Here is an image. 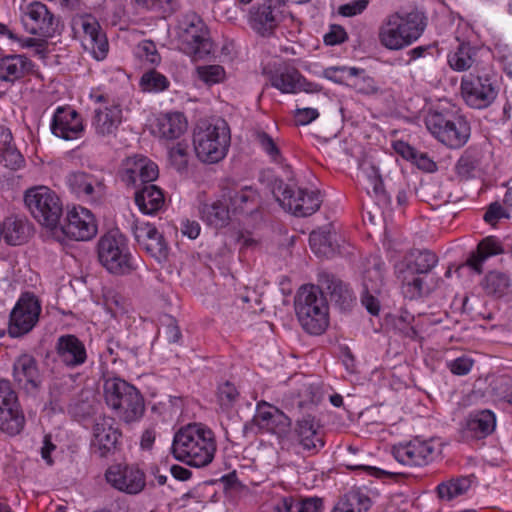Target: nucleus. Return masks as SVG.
<instances>
[{"label":"nucleus","mask_w":512,"mask_h":512,"mask_svg":"<svg viewBox=\"0 0 512 512\" xmlns=\"http://www.w3.org/2000/svg\"><path fill=\"white\" fill-rule=\"evenodd\" d=\"M52 230L54 233L61 232L70 239L86 241L96 235L97 225L93 214L88 209L74 207L67 212L64 221L58 223V228Z\"/></svg>","instance_id":"16"},{"label":"nucleus","mask_w":512,"mask_h":512,"mask_svg":"<svg viewBox=\"0 0 512 512\" xmlns=\"http://www.w3.org/2000/svg\"><path fill=\"white\" fill-rule=\"evenodd\" d=\"M21 20L28 33L40 37L51 38L61 31L60 19L41 2L27 5Z\"/></svg>","instance_id":"15"},{"label":"nucleus","mask_w":512,"mask_h":512,"mask_svg":"<svg viewBox=\"0 0 512 512\" xmlns=\"http://www.w3.org/2000/svg\"><path fill=\"white\" fill-rule=\"evenodd\" d=\"M254 422L259 428L276 435L278 438L285 437L292 424L290 417L284 412L264 401L257 404Z\"/></svg>","instance_id":"22"},{"label":"nucleus","mask_w":512,"mask_h":512,"mask_svg":"<svg viewBox=\"0 0 512 512\" xmlns=\"http://www.w3.org/2000/svg\"><path fill=\"white\" fill-rule=\"evenodd\" d=\"M363 172L368 179L373 191L375 194H380L383 192V181L379 170L373 164H368L363 166Z\"/></svg>","instance_id":"60"},{"label":"nucleus","mask_w":512,"mask_h":512,"mask_svg":"<svg viewBox=\"0 0 512 512\" xmlns=\"http://www.w3.org/2000/svg\"><path fill=\"white\" fill-rule=\"evenodd\" d=\"M502 253L504 249L501 242L494 236H488L478 243L476 250L470 253L465 264L477 274H481L486 260Z\"/></svg>","instance_id":"34"},{"label":"nucleus","mask_w":512,"mask_h":512,"mask_svg":"<svg viewBox=\"0 0 512 512\" xmlns=\"http://www.w3.org/2000/svg\"><path fill=\"white\" fill-rule=\"evenodd\" d=\"M115 424V419L112 417L102 416L95 420L92 447L100 457H107L117 449L121 432Z\"/></svg>","instance_id":"21"},{"label":"nucleus","mask_w":512,"mask_h":512,"mask_svg":"<svg viewBox=\"0 0 512 512\" xmlns=\"http://www.w3.org/2000/svg\"><path fill=\"white\" fill-rule=\"evenodd\" d=\"M171 165L179 172L186 170L189 161V144L179 141L168 150Z\"/></svg>","instance_id":"51"},{"label":"nucleus","mask_w":512,"mask_h":512,"mask_svg":"<svg viewBox=\"0 0 512 512\" xmlns=\"http://www.w3.org/2000/svg\"><path fill=\"white\" fill-rule=\"evenodd\" d=\"M20 405L18 393L12 382L6 378H0V407Z\"/></svg>","instance_id":"57"},{"label":"nucleus","mask_w":512,"mask_h":512,"mask_svg":"<svg viewBox=\"0 0 512 512\" xmlns=\"http://www.w3.org/2000/svg\"><path fill=\"white\" fill-rule=\"evenodd\" d=\"M319 287L330 295V300L340 310L345 311L351 308L354 298L351 290L340 279L332 274L322 273L319 275Z\"/></svg>","instance_id":"32"},{"label":"nucleus","mask_w":512,"mask_h":512,"mask_svg":"<svg viewBox=\"0 0 512 512\" xmlns=\"http://www.w3.org/2000/svg\"><path fill=\"white\" fill-rule=\"evenodd\" d=\"M427 26V17L417 9L388 14L378 29V39L389 50H401L418 40Z\"/></svg>","instance_id":"2"},{"label":"nucleus","mask_w":512,"mask_h":512,"mask_svg":"<svg viewBox=\"0 0 512 512\" xmlns=\"http://www.w3.org/2000/svg\"><path fill=\"white\" fill-rule=\"evenodd\" d=\"M435 448L429 441L414 439L407 444L394 447L395 459L410 466H424L433 460Z\"/></svg>","instance_id":"25"},{"label":"nucleus","mask_w":512,"mask_h":512,"mask_svg":"<svg viewBox=\"0 0 512 512\" xmlns=\"http://www.w3.org/2000/svg\"><path fill=\"white\" fill-rule=\"evenodd\" d=\"M137 54L139 57L145 59L150 64H158L161 57L152 41H142L137 47Z\"/></svg>","instance_id":"58"},{"label":"nucleus","mask_w":512,"mask_h":512,"mask_svg":"<svg viewBox=\"0 0 512 512\" xmlns=\"http://www.w3.org/2000/svg\"><path fill=\"white\" fill-rule=\"evenodd\" d=\"M273 194L280 205L296 216H310L315 213L321 205L319 192L298 189L295 191L282 181L275 186Z\"/></svg>","instance_id":"14"},{"label":"nucleus","mask_w":512,"mask_h":512,"mask_svg":"<svg viewBox=\"0 0 512 512\" xmlns=\"http://www.w3.org/2000/svg\"><path fill=\"white\" fill-rule=\"evenodd\" d=\"M230 129L224 120L214 124L202 123L193 133V145L197 158L203 163L222 160L230 145Z\"/></svg>","instance_id":"5"},{"label":"nucleus","mask_w":512,"mask_h":512,"mask_svg":"<svg viewBox=\"0 0 512 512\" xmlns=\"http://www.w3.org/2000/svg\"><path fill=\"white\" fill-rule=\"evenodd\" d=\"M478 49L468 42H461L458 47L448 54V64L458 72L467 71L474 68V73L478 68L477 60Z\"/></svg>","instance_id":"36"},{"label":"nucleus","mask_w":512,"mask_h":512,"mask_svg":"<svg viewBox=\"0 0 512 512\" xmlns=\"http://www.w3.org/2000/svg\"><path fill=\"white\" fill-rule=\"evenodd\" d=\"M106 480L115 489L130 494H139L146 486L145 474L133 465H113L105 474Z\"/></svg>","instance_id":"20"},{"label":"nucleus","mask_w":512,"mask_h":512,"mask_svg":"<svg viewBox=\"0 0 512 512\" xmlns=\"http://www.w3.org/2000/svg\"><path fill=\"white\" fill-rule=\"evenodd\" d=\"M496 426L495 415L489 410L472 413L465 420L461 429L462 438L465 440H477L487 437Z\"/></svg>","instance_id":"30"},{"label":"nucleus","mask_w":512,"mask_h":512,"mask_svg":"<svg viewBox=\"0 0 512 512\" xmlns=\"http://www.w3.org/2000/svg\"><path fill=\"white\" fill-rule=\"evenodd\" d=\"M187 121L180 112L162 114L156 119L154 133L160 139L173 141L185 133Z\"/></svg>","instance_id":"33"},{"label":"nucleus","mask_w":512,"mask_h":512,"mask_svg":"<svg viewBox=\"0 0 512 512\" xmlns=\"http://www.w3.org/2000/svg\"><path fill=\"white\" fill-rule=\"evenodd\" d=\"M135 202L145 214H154L164 204V195L155 185L148 183L135 192Z\"/></svg>","instance_id":"41"},{"label":"nucleus","mask_w":512,"mask_h":512,"mask_svg":"<svg viewBox=\"0 0 512 512\" xmlns=\"http://www.w3.org/2000/svg\"><path fill=\"white\" fill-rule=\"evenodd\" d=\"M106 404L123 422L139 421L145 412V401L140 391L120 378H109L104 383Z\"/></svg>","instance_id":"4"},{"label":"nucleus","mask_w":512,"mask_h":512,"mask_svg":"<svg viewBox=\"0 0 512 512\" xmlns=\"http://www.w3.org/2000/svg\"><path fill=\"white\" fill-rule=\"evenodd\" d=\"M76 389V379L72 375L54 379L49 387L50 403L59 405L62 402L71 401Z\"/></svg>","instance_id":"45"},{"label":"nucleus","mask_w":512,"mask_h":512,"mask_svg":"<svg viewBox=\"0 0 512 512\" xmlns=\"http://www.w3.org/2000/svg\"><path fill=\"white\" fill-rule=\"evenodd\" d=\"M98 259L110 273L124 275L133 269L126 237L118 230H110L97 244Z\"/></svg>","instance_id":"9"},{"label":"nucleus","mask_w":512,"mask_h":512,"mask_svg":"<svg viewBox=\"0 0 512 512\" xmlns=\"http://www.w3.org/2000/svg\"><path fill=\"white\" fill-rule=\"evenodd\" d=\"M414 320V315L410 314L408 311H401L400 315L395 320V329L407 338L416 339L418 332L415 326L412 325Z\"/></svg>","instance_id":"55"},{"label":"nucleus","mask_w":512,"mask_h":512,"mask_svg":"<svg viewBox=\"0 0 512 512\" xmlns=\"http://www.w3.org/2000/svg\"><path fill=\"white\" fill-rule=\"evenodd\" d=\"M255 141L262 148L263 151L271 158L274 162H280L282 155L279 147L277 146L274 139L263 130H256L253 133Z\"/></svg>","instance_id":"52"},{"label":"nucleus","mask_w":512,"mask_h":512,"mask_svg":"<svg viewBox=\"0 0 512 512\" xmlns=\"http://www.w3.org/2000/svg\"><path fill=\"white\" fill-rule=\"evenodd\" d=\"M67 183L70 189L81 197L93 199L96 190H100L102 184L90 174L85 172H72L67 176Z\"/></svg>","instance_id":"42"},{"label":"nucleus","mask_w":512,"mask_h":512,"mask_svg":"<svg viewBox=\"0 0 512 512\" xmlns=\"http://www.w3.org/2000/svg\"><path fill=\"white\" fill-rule=\"evenodd\" d=\"M271 85L282 93L319 92L318 84L308 82L294 67H285L277 70L270 77Z\"/></svg>","instance_id":"26"},{"label":"nucleus","mask_w":512,"mask_h":512,"mask_svg":"<svg viewBox=\"0 0 512 512\" xmlns=\"http://www.w3.org/2000/svg\"><path fill=\"white\" fill-rule=\"evenodd\" d=\"M24 159L13 143V136L8 127L0 124V162L7 168L16 170Z\"/></svg>","instance_id":"40"},{"label":"nucleus","mask_w":512,"mask_h":512,"mask_svg":"<svg viewBox=\"0 0 512 512\" xmlns=\"http://www.w3.org/2000/svg\"><path fill=\"white\" fill-rule=\"evenodd\" d=\"M347 39L345 29L340 25H331L330 31L324 36V42L327 45H337Z\"/></svg>","instance_id":"63"},{"label":"nucleus","mask_w":512,"mask_h":512,"mask_svg":"<svg viewBox=\"0 0 512 512\" xmlns=\"http://www.w3.org/2000/svg\"><path fill=\"white\" fill-rule=\"evenodd\" d=\"M292 441L310 455L318 453L324 447L323 433L314 416L308 413L296 420Z\"/></svg>","instance_id":"19"},{"label":"nucleus","mask_w":512,"mask_h":512,"mask_svg":"<svg viewBox=\"0 0 512 512\" xmlns=\"http://www.w3.org/2000/svg\"><path fill=\"white\" fill-rule=\"evenodd\" d=\"M25 426L21 405L0 407V430L10 436L18 435Z\"/></svg>","instance_id":"43"},{"label":"nucleus","mask_w":512,"mask_h":512,"mask_svg":"<svg viewBox=\"0 0 512 512\" xmlns=\"http://www.w3.org/2000/svg\"><path fill=\"white\" fill-rule=\"evenodd\" d=\"M24 201L33 217L49 229H57L62 215V203L58 195L46 186L27 190Z\"/></svg>","instance_id":"10"},{"label":"nucleus","mask_w":512,"mask_h":512,"mask_svg":"<svg viewBox=\"0 0 512 512\" xmlns=\"http://www.w3.org/2000/svg\"><path fill=\"white\" fill-rule=\"evenodd\" d=\"M122 121V108L120 104L113 102L94 110L92 126L100 137H115Z\"/></svg>","instance_id":"27"},{"label":"nucleus","mask_w":512,"mask_h":512,"mask_svg":"<svg viewBox=\"0 0 512 512\" xmlns=\"http://www.w3.org/2000/svg\"><path fill=\"white\" fill-rule=\"evenodd\" d=\"M12 377L23 396L32 401L38 399L43 388V375L37 360L32 355L25 353L15 359Z\"/></svg>","instance_id":"13"},{"label":"nucleus","mask_w":512,"mask_h":512,"mask_svg":"<svg viewBox=\"0 0 512 512\" xmlns=\"http://www.w3.org/2000/svg\"><path fill=\"white\" fill-rule=\"evenodd\" d=\"M30 235L29 225L18 219L8 218L1 226V237L12 246L25 243Z\"/></svg>","instance_id":"44"},{"label":"nucleus","mask_w":512,"mask_h":512,"mask_svg":"<svg viewBox=\"0 0 512 512\" xmlns=\"http://www.w3.org/2000/svg\"><path fill=\"white\" fill-rule=\"evenodd\" d=\"M476 168V162L471 156L464 155L460 157L456 164V172L462 179H469L473 176Z\"/></svg>","instance_id":"61"},{"label":"nucleus","mask_w":512,"mask_h":512,"mask_svg":"<svg viewBox=\"0 0 512 512\" xmlns=\"http://www.w3.org/2000/svg\"><path fill=\"white\" fill-rule=\"evenodd\" d=\"M41 310L37 296L30 292L23 293L9 315V336L18 338L32 331L39 321Z\"/></svg>","instance_id":"12"},{"label":"nucleus","mask_w":512,"mask_h":512,"mask_svg":"<svg viewBox=\"0 0 512 512\" xmlns=\"http://www.w3.org/2000/svg\"><path fill=\"white\" fill-rule=\"evenodd\" d=\"M438 263V256L430 250H413L404 259L399 269V278L410 298L429 293L431 287L424 276L429 274Z\"/></svg>","instance_id":"6"},{"label":"nucleus","mask_w":512,"mask_h":512,"mask_svg":"<svg viewBox=\"0 0 512 512\" xmlns=\"http://www.w3.org/2000/svg\"><path fill=\"white\" fill-rule=\"evenodd\" d=\"M363 287L364 293L361 302L370 314L377 315L379 312V302L374 296V293L379 291V285L370 283L369 276L366 275L364 277Z\"/></svg>","instance_id":"53"},{"label":"nucleus","mask_w":512,"mask_h":512,"mask_svg":"<svg viewBox=\"0 0 512 512\" xmlns=\"http://www.w3.org/2000/svg\"><path fill=\"white\" fill-rule=\"evenodd\" d=\"M309 243L312 251L321 257H333L339 250L337 235L328 226L313 231L309 236Z\"/></svg>","instance_id":"37"},{"label":"nucleus","mask_w":512,"mask_h":512,"mask_svg":"<svg viewBox=\"0 0 512 512\" xmlns=\"http://www.w3.org/2000/svg\"><path fill=\"white\" fill-rule=\"evenodd\" d=\"M251 26L261 35L270 34L279 23L278 9L264 3L251 11Z\"/></svg>","instance_id":"38"},{"label":"nucleus","mask_w":512,"mask_h":512,"mask_svg":"<svg viewBox=\"0 0 512 512\" xmlns=\"http://www.w3.org/2000/svg\"><path fill=\"white\" fill-rule=\"evenodd\" d=\"M34 72L33 62L21 54H11L0 58V80L14 83Z\"/></svg>","instance_id":"31"},{"label":"nucleus","mask_w":512,"mask_h":512,"mask_svg":"<svg viewBox=\"0 0 512 512\" xmlns=\"http://www.w3.org/2000/svg\"><path fill=\"white\" fill-rule=\"evenodd\" d=\"M81 116L70 107H58L51 122L52 133L64 140L77 139L83 133Z\"/></svg>","instance_id":"24"},{"label":"nucleus","mask_w":512,"mask_h":512,"mask_svg":"<svg viewBox=\"0 0 512 512\" xmlns=\"http://www.w3.org/2000/svg\"><path fill=\"white\" fill-rule=\"evenodd\" d=\"M368 5L367 0H354L339 7V14L345 17H352L362 13Z\"/></svg>","instance_id":"62"},{"label":"nucleus","mask_w":512,"mask_h":512,"mask_svg":"<svg viewBox=\"0 0 512 512\" xmlns=\"http://www.w3.org/2000/svg\"><path fill=\"white\" fill-rule=\"evenodd\" d=\"M216 448L213 431L203 424L194 423L175 433L171 453L176 460L200 468L212 462Z\"/></svg>","instance_id":"1"},{"label":"nucleus","mask_w":512,"mask_h":512,"mask_svg":"<svg viewBox=\"0 0 512 512\" xmlns=\"http://www.w3.org/2000/svg\"><path fill=\"white\" fill-rule=\"evenodd\" d=\"M501 218H509L507 208L498 202L491 203L484 214V221L494 225Z\"/></svg>","instance_id":"59"},{"label":"nucleus","mask_w":512,"mask_h":512,"mask_svg":"<svg viewBox=\"0 0 512 512\" xmlns=\"http://www.w3.org/2000/svg\"><path fill=\"white\" fill-rule=\"evenodd\" d=\"M73 28L82 31V45L85 50H88L98 61L106 58L109 44L96 18L91 15L76 17L73 20Z\"/></svg>","instance_id":"17"},{"label":"nucleus","mask_w":512,"mask_h":512,"mask_svg":"<svg viewBox=\"0 0 512 512\" xmlns=\"http://www.w3.org/2000/svg\"><path fill=\"white\" fill-rule=\"evenodd\" d=\"M238 398L239 392L230 381H226L218 387V400L221 407L230 409L237 402Z\"/></svg>","instance_id":"56"},{"label":"nucleus","mask_w":512,"mask_h":512,"mask_svg":"<svg viewBox=\"0 0 512 512\" xmlns=\"http://www.w3.org/2000/svg\"><path fill=\"white\" fill-rule=\"evenodd\" d=\"M295 312L302 328L321 335L329 326V306L324 291L316 285H304L296 294Z\"/></svg>","instance_id":"3"},{"label":"nucleus","mask_w":512,"mask_h":512,"mask_svg":"<svg viewBox=\"0 0 512 512\" xmlns=\"http://www.w3.org/2000/svg\"><path fill=\"white\" fill-rule=\"evenodd\" d=\"M427 129L449 148L457 149L470 137V125L466 119L452 111H434L425 119Z\"/></svg>","instance_id":"8"},{"label":"nucleus","mask_w":512,"mask_h":512,"mask_svg":"<svg viewBox=\"0 0 512 512\" xmlns=\"http://www.w3.org/2000/svg\"><path fill=\"white\" fill-rule=\"evenodd\" d=\"M461 96L464 102L473 109L489 107L498 95L492 77L484 70L470 72L461 79Z\"/></svg>","instance_id":"11"},{"label":"nucleus","mask_w":512,"mask_h":512,"mask_svg":"<svg viewBox=\"0 0 512 512\" xmlns=\"http://www.w3.org/2000/svg\"><path fill=\"white\" fill-rule=\"evenodd\" d=\"M170 86L167 77L155 69L145 72L140 79V87L144 92H163Z\"/></svg>","instance_id":"50"},{"label":"nucleus","mask_w":512,"mask_h":512,"mask_svg":"<svg viewBox=\"0 0 512 512\" xmlns=\"http://www.w3.org/2000/svg\"><path fill=\"white\" fill-rule=\"evenodd\" d=\"M135 240L139 246L158 262L167 260L169 248L157 228L149 223H140L133 228Z\"/></svg>","instance_id":"23"},{"label":"nucleus","mask_w":512,"mask_h":512,"mask_svg":"<svg viewBox=\"0 0 512 512\" xmlns=\"http://www.w3.org/2000/svg\"><path fill=\"white\" fill-rule=\"evenodd\" d=\"M451 372L455 375H466L473 366V360L468 357H459L449 363Z\"/></svg>","instance_id":"64"},{"label":"nucleus","mask_w":512,"mask_h":512,"mask_svg":"<svg viewBox=\"0 0 512 512\" xmlns=\"http://www.w3.org/2000/svg\"><path fill=\"white\" fill-rule=\"evenodd\" d=\"M158 175V166L143 155L127 157L119 170L121 181L134 188L153 182Z\"/></svg>","instance_id":"18"},{"label":"nucleus","mask_w":512,"mask_h":512,"mask_svg":"<svg viewBox=\"0 0 512 512\" xmlns=\"http://www.w3.org/2000/svg\"><path fill=\"white\" fill-rule=\"evenodd\" d=\"M471 477L461 476L442 482L437 486L439 498L450 501L458 496L465 494L471 487Z\"/></svg>","instance_id":"47"},{"label":"nucleus","mask_w":512,"mask_h":512,"mask_svg":"<svg viewBox=\"0 0 512 512\" xmlns=\"http://www.w3.org/2000/svg\"><path fill=\"white\" fill-rule=\"evenodd\" d=\"M323 399V391L318 383L305 380L297 392H291L285 396L286 408L296 410L299 413L311 410Z\"/></svg>","instance_id":"29"},{"label":"nucleus","mask_w":512,"mask_h":512,"mask_svg":"<svg viewBox=\"0 0 512 512\" xmlns=\"http://www.w3.org/2000/svg\"><path fill=\"white\" fill-rule=\"evenodd\" d=\"M481 287L487 296L500 299L512 295V278L507 272L491 270L482 279Z\"/></svg>","instance_id":"35"},{"label":"nucleus","mask_w":512,"mask_h":512,"mask_svg":"<svg viewBox=\"0 0 512 512\" xmlns=\"http://www.w3.org/2000/svg\"><path fill=\"white\" fill-rule=\"evenodd\" d=\"M277 512H322L319 498L296 499L284 497L276 505Z\"/></svg>","instance_id":"46"},{"label":"nucleus","mask_w":512,"mask_h":512,"mask_svg":"<svg viewBox=\"0 0 512 512\" xmlns=\"http://www.w3.org/2000/svg\"><path fill=\"white\" fill-rule=\"evenodd\" d=\"M199 78L208 85L221 82L225 78V70L220 65H205L197 67Z\"/></svg>","instance_id":"54"},{"label":"nucleus","mask_w":512,"mask_h":512,"mask_svg":"<svg viewBox=\"0 0 512 512\" xmlns=\"http://www.w3.org/2000/svg\"><path fill=\"white\" fill-rule=\"evenodd\" d=\"M371 499L360 492H351L339 500L331 512H367Z\"/></svg>","instance_id":"48"},{"label":"nucleus","mask_w":512,"mask_h":512,"mask_svg":"<svg viewBox=\"0 0 512 512\" xmlns=\"http://www.w3.org/2000/svg\"><path fill=\"white\" fill-rule=\"evenodd\" d=\"M179 49L185 54L200 60L210 55L213 42L202 18L194 12L184 14L177 27Z\"/></svg>","instance_id":"7"},{"label":"nucleus","mask_w":512,"mask_h":512,"mask_svg":"<svg viewBox=\"0 0 512 512\" xmlns=\"http://www.w3.org/2000/svg\"><path fill=\"white\" fill-rule=\"evenodd\" d=\"M230 207L224 202L217 200L211 204H205L202 209L203 219L209 225L223 227L228 224Z\"/></svg>","instance_id":"49"},{"label":"nucleus","mask_w":512,"mask_h":512,"mask_svg":"<svg viewBox=\"0 0 512 512\" xmlns=\"http://www.w3.org/2000/svg\"><path fill=\"white\" fill-rule=\"evenodd\" d=\"M229 207L233 212L253 213L259 207V194L252 187L228 192Z\"/></svg>","instance_id":"39"},{"label":"nucleus","mask_w":512,"mask_h":512,"mask_svg":"<svg viewBox=\"0 0 512 512\" xmlns=\"http://www.w3.org/2000/svg\"><path fill=\"white\" fill-rule=\"evenodd\" d=\"M59 361L69 368H76L87 360V352L83 342L75 335H61L55 345Z\"/></svg>","instance_id":"28"}]
</instances>
